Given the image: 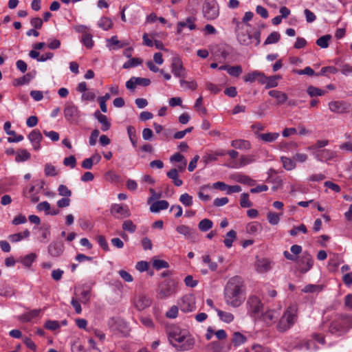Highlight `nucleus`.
Segmentation results:
<instances>
[{"label":"nucleus","instance_id":"4d7b16f0","mask_svg":"<svg viewBox=\"0 0 352 352\" xmlns=\"http://www.w3.org/2000/svg\"><path fill=\"white\" fill-rule=\"evenodd\" d=\"M179 82L182 87H184L188 89L195 90L197 87V84L195 81H186L184 78H182Z\"/></svg>","mask_w":352,"mask_h":352},{"label":"nucleus","instance_id":"bb28decb","mask_svg":"<svg viewBox=\"0 0 352 352\" xmlns=\"http://www.w3.org/2000/svg\"><path fill=\"white\" fill-rule=\"evenodd\" d=\"M255 135L257 138L263 140V142H273L279 137V133H259L256 131Z\"/></svg>","mask_w":352,"mask_h":352},{"label":"nucleus","instance_id":"864d4df0","mask_svg":"<svg viewBox=\"0 0 352 352\" xmlns=\"http://www.w3.org/2000/svg\"><path fill=\"white\" fill-rule=\"evenodd\" d=\"M267 218L271 225H277L280 221V214L273 212H269Z\"/></svg>","mask_w":352,"mask_h":352},{"label":"nucleus","instance_id":"4468645a","mask_svg":"<svg viewBox=\"0 0 352 352\" xmlns=\"http://www.w3.org/2000/svg\"><path fill=\"white\" fill-rule=\"evenodd\" d=\"M151 302V299L148 296L146 295H139L134 298L133 304L138 310L142 311L150 307Z\"/></svg>","mask_w":352,"mask_h":352},{"label":"nucleus","instance_id":"2eb2a0df","mask_svg":"<svg viewBox=\"0 0 352 352\" xmlns=\"http://www.w3.org/2000/svg\"><path fill=\"white\" fill-rule=\"evenodd\" d=\"M196 18L195 16H188L185 21H179L177 25V33L180 34L184 28H188L190 30L197 29L195 25Z\"/></svg>","mask_w":352,"mask_h":352},{"label":"nucleus","instance_id":"6e6552de","mask_svg":"<svg viewBox=\"0 0 352 352\" xmlns=\"http://www.w3.org/2000/svg\"><path fill=\"white\" fill-rule=\"evenodd\" d=\"M195 297L192 294H186L177 300L179 309L183 313L192 312L196 309Z\"/></svg>","mask_w":352,"mask_h":352},{"label":"nucleus","instance_id":"c756f323","mask_svg":"<svg viewBox=\"0 0 352 352\" xmlns=\"http://www.w3.org/2000/svg\"><path fill=\"white\" fill-rule=\"evenodd\" d=\"M231 146L241 150H249L251 148V144L245 140H235L231 142Z\"/></svg>","mask_w":352,"mask_h":352},{"label":"nucleus","instance_id":"cd10ccee","mask_svg":"<svg viewBox=\"0 0 352 352\" xmlns=\"http://www.w3.org/2000/svg\"><path fill=\"white\" fill-rule=\"evenodd\" d=\"M169 204L166 200L157 201L151 204L150 210L152 212H158L162 210H166L168 208Z\"/></svg>","mask_w":352,"mask_h":352},{"label":"nucleus","instance_id":"c03bdc74","mask_svg":"<svg viewBox=\"0 0 352 352\" xmlns=\"http://www.w3.org/2000/svg\"><path fill=\"white\" fill-rule=\"evenodd\" d=\"M91 34L85 33L82 36L81 41L83 45L88 49H91L94 46V41Z\"/></svg>","mask_w":352,"mask_h":352},{"label":"nucleus","instance_id":"a19ab883","mask_svg":"<svg viewBox=\"0 0 352 352\" xmlns=\"http://www.w3.org/2000/svg\"><path fill=\"white\" fill-rule=\"evenodd\" d=\"M280 34L278 32H273L267 37L264 41V45L274 44L279 41Z\"/></svg>","mask_w":352,"mask_h":352},{"label":"nucleus","instance_id":"423d86ee","mask_svg":"<svg viewBox=\"0 0 352 352\" xmlns=\"http://www.w3.org/2000/svg\"><path fill=\"white\" fill-rule=\"evenodd\" d=\"M202 12L204 17L208 21L214 20L219 16V8L216 0H205Z\"/></svg>","mask_w":352,"mask_h":352},{"label":"nucleus","instance_id":"473e14b6","mask_svg":"<svg viewBox=\"0 0 352 352\" xmlns=\"http://www.w3.org/2000/svg\"><path fill=\"white\" fill-rule=\"evenodd\" d=\"M30 234V231L28 230H25L23 232L10 234L8 238L12 243H16L23 240L25 238H28Z\"/></svg>","mask_w":352,"mask_h":352},{"label":"nucleus","instance_id":"dca6fc26","mask_svg":"<svg viewBox=\"0 0 352 352\" xmlns=\"http://www.w3.org/2000/svg\"><path fill=\"white\" fill-rule=\"evenodd\" d=\"M47 251L51 256L58 257L64 251L63 243L60 241H53L49 245Z\"/></svg>","mask_w":352,"mask_h":352},{"label":"nucleus","instance_id":"6e6d98bb","mask_svg":"<svg viewBox=\"0 0 352 352\" xmlns=\"http://www.w3.org/2000/svg\"><path fill=\"white\" fill-rule=\"evenodd\" d=\"M179 306L177 305H173L166 313V316L168 318L174 319L176 318L178 316V311H179Z\"/></svg>","mask_w":352,"mask_h":352},{"label":"nucleus","instance_id":"79ce46f5","mask_svg":"<svg viewBox=\"0 0 352 352\" xmlns=\"http://www.w3.org/2000/svg\"><path fill=\"white\" fill-rule=\"evenodd\" d=\"M236 180L239 183L249 186H254L256 183L255 180L251 179L250 177L241 174H239L236 176Z\"/></svg>","mask_w":352,"mask_h":352},{"label":"nucleus","instance_id":"20e7f679","mask_svg":"<svg viewBox=\"0 0 352 352\" xmlns=\"http://www.w3.org/2000/svg\"><path fill=\"white\" fill-rule=\"evenodd\" d=\"M297 320V307L295 305L289 306L277 324V329L280 332H284L289 329Z\"/></svg>","mask_w":352,"mask_h":352},{"label":"nucleus","instance_id":"f8f14e48","mask_svg":"<svg viewBox=\"0 0 352 352\" xmlns=\"http://www.w3.org/2000/svg\"><path fill=\"white\" fill-rule=\"evenodd\" d=\"M171 72L175 77L184 78L186 69L183 67L182 60L179 58H174L171 64Z\"/></svg>","mask_w":352,"mask_h":352},{"label":"nucleus","instance_id":"f257e3e1","mask_svg":"<svg viewBox=\"0 0 352 352\" xmlns=\"http://www.w3.org/2000/svg\"><path fill=\"white\" fill-rule=\"evenodd\" d=\"M245 285L243 279L239 276L232 277L224 288V300L232 307H240L245 299Z\"/></svg>","mask_w":352,"mask_h":352},{"label":"nucleus","instance_id":"72a5a7b5","mask_svg":"<svg viewBox=\"0 0 352 352\" xmlns=\"http://www.w3.org/2000/svg\"><path fill=\"white\" fill-rule=\"evenodd\" d=\"M216 311L217 313L218 316L222 321L226 323H230L233 321L234 316L230 312L223 311L218 309H216Z\"/></svg>","mask_w":352,"mask_h":352},{"label":"nucleus","instance_id":"de8ad7c7","mask_svg":"<svg viewBox=\"0 0 352 352\" xmlns=\"http://www.w3.org/2000/svg\"><path fill=\"white\" fill-rule=\"evenodd\" d=\"M142 63V60L138 58H133L125 62L122 65L124 69H129L131 67H137Z\"/></svg>","mask_w":352,"mask_h":352},{"label":"nucleus","instance_id":"5fc2aeb1","mask_svg":"<svg viewBox=\"0 0 352 352\" xmlns=\"http://www.w3.org/2000/svg\"><path fill=\"white\" fill-rule=\"evenodd\" d=\"M240 205L242 208H250L252 206L248 193L244 192L241 195Z\"/></svg>","mask_w":352,"mask_h":352},{"label":"nucleus","instance_id":"680f3d73","mask_svg":"<svg viewBox=\"0 0 352 352\" xmlns=\"http://www.w3.org/2000/svg\"><path fill=\"white\" fill-rule=\"evenodd\" d=\"M208 349L211 352H221L223 346L217 341L211 342L208 345Z\"/></svg>","mask_w":352,"mask_h":352},{"label":"nucleus","instance_id":"4c0bfd02","mask_svg":"<svg viewBox=\"0 0 352 352\" xmlns=\"http://www.w3.org/2000/svg\"><path fill=\"white\" fill-rule=\"evenodd\" d=\"M213 223L209 219H204L199 221L198 228L201 232H207L212 228Z\"/></svg>","mask_w":352,"mask_h":352},{"label":"nucleus","instance_id":"bf43d9fd","mask_svg":"<svg viewBox=\"0 0 352 352\" xmlns=\"http://www.w3.org/2000/svg\"><path fill=\"white\" fill-rule=\"evenodd\" d=\"M243 72L241 65L230 66L228 74L231 76L239 77Z\"/></svg>","mask_w":352,"mask_h":352},{"label":"nucleus","instance_id":"7c9ffc66","mask_svg":"<svg viewBox=\"0 0 352 352\" xmlns=\"http://www.w3.org/2000/svg\"><path fill=\"white\" fill-rule=\"evenodd\" d=\"M31 154L25 148H21L16 151L15 161L16 162H23L30 160Z\"/></svg>","mask_w":352,"mask_h":352},{"label":"nucleus","instance_id":"39448f33","mask_svg":"<svg viewBox=\"0 0 352 352\" xmlns=\"http://www.w3.org/2000/svg\"><path fill=\"white\" fill-rule=\"evenodd\" d=\"M157 292L161 299L170 297L177 292V283L172 278H167L160 283Z\"/></svg>","mask_w":352,"mask_h":352},{"label":"nucleus","instance_id":"4be33fe9","mask_svg":"<svg viewBox=\"0 0 352 352\" xmlns=\"http://www.w3.org/2000/svg\"><path fill=\"white\" fill-rule=\"evenodd\" d=\"M94 116L102 124L101 129L102 131H107L110 129L111 123L105 115L102 114L100 111L97 110L94 113Z\"/></svg>","mask_w":352,"mask_h":352},{"label":"nucleus","instance_id":"b1692460","mask_svg":"<svg viewBox=\"0 0 352 352\" xmlns=\"http://www.w3.org/2000/svg\"><path fill=\"white\" fill-rule=\"evenodd\" d=\"M263 73L258 70H254L244 76L243 80L245 82H254V81L257 80L259 83H261V80L263 78Z\"/></svg>","mask_w":352,"mask_h":352},{"label":"nucleus","instance_id":"09e8293b","mask_svg":"<svg viewBox=\"0 0 352 352\" xmlns=\"http://www.w3.org/2000/svg\"><path fill=\"white\" fill-rule=\"evenodd\" d=\"M256 159L254 155H241L239 160V166H245L252 162H254Z\"/></svg>","mask_w":352,"mask_h":352},{"label":"nucleus","instance_id":"1a4fd4ad","mask_svg":"<svg viewBox=\"0 0 352 352\" xmlns=\"http://www.w3.org/2000/svg\"><path fill=\"white\" fill-rule=\"evenodd\" d=\"M329 108L333 113L342 114L351 111V104L344 100H336L330 102Z\"/></svg>","mask_w":352,"mask_h":352},{"label":"nucleus","instance_id":"c9c22d12","mask_svg":"<svg viewBox=\"0 0 352 352\" xmlns=\"http://www.w3.org/2000/svg\"><path fill=\"white\" fill-rule=\"evenodd\" d=\"M307 92L310 97L321 96L326 94V91L310 85L307 87Z\"/></svg>","mask_w":352,"mask_h":352},{"label":"nucleus","instance_id":"ea45409f","mask_svg":"<svg viewBox=\"0 0 352 352\" xmlns=\"http://www.w3.org/2000/svg\"><path fill=\"white\" fill-rule=\"evenodd\" d=\"M331 36L330 34H325L318 38L316 40V43L321 48H327L329 47V42L331 40Z\"/></svg>","mask_w":352,"mask_h":352},{"label":"nucleus","instance_id":"774afa93","mask_svg":"<svg viewBox=\"0 0 352 352\" xmlns=\"http://www.w3.org/2000/svg\"><path fill=\"white\" fill-rule=\"evenodd\" d=\"M63 164L65 166H70L72 168H75L76 165V160L74 155H70L65 157L63 160Z\"/></svg>","mask_w":352,"mask_h":352},{"label":"nucleus","instance_id":"7ed1b4c3","mask_svg":"<svg viewBox=\"0 0 352 352\" xmlns=\"http://www.w3.org/2000/svg\"><path fill=\"white\" fill-rule=\"evenodd\" d=\"M352 328V315L336 316L328 325V332L340 337L345 335Z\"/></svg>","mask_w":352,"mask_h":352},{"label":"nucleus","instance_id":"f3484780","mask_svg":"<svg viewBox=\"0 0 352 352\" xmlns=\"http://www.w3.org/2000/svg\"><path fill=\"white\" fill-rule=\"evenodd\" d=\"M314 155L315 158L320 162L331 160L336 156V152L329 149L317 151L314 153Z\"/></svg>","mask_w":352,"mask_h":352},{"label":"nucleus","instance_id":"0e129e2a","mask_svg":"<svg viewBox=\"0 0 352 352\" xmlns=\"http://www.w3.org/2000/svg\"><path fill=\"white\" fill-rule=\"evenodd\" d=\"M153 265L157 270L163 268H168L169 267V264L168 262L160 259L154 260Z\"/></svg>","mask_w":352,"mask_h":352},{"label":"nucleus","instance_id":"2f4dec72","mask_svg":"<svg viewBox=\"0 0 352 352\" xmlns=\"http://www.w3.org/2000/svg\"><path fill=\"white\" fill-rule=\"evenodd\" d=\"M167 177L170 179L173 183L176 186H181L183 184V182L182 179L179 178L178 176V170L177 168L170 169L167 173Z\"/></svg>","mask_w":352,"mask_h":352},{"label":"nucleus","instance_id":"aec40b11","mask_svg":"<svg viewBox=\"0 0 352 352\" xmlns=\"http://www.w3.org/2000/svg\"><path fill=\"white\" fill-rule=\"evenodd\" d=\"M176 231L178 233L184 235L187 239H193L196 237L197 235L196 231L195 230L185 225L178 226L176 228Z\"/></svg>","mask_w":352,"mask_h":352},{"label":"nucleus","instance_id":"0eeeda50","mask_svg":"<svg viewBox=\"0 0 352 352\" xmlns=\"http://www.w3.org/2000/svg\"><path fill=\"white\" fill-rule=\"evenodd\" d=\"M246 307L248 314L251 317H256L258 316L263 310V304L262 303L261 299L254 295H251L248 297L246 302Z\"/></svg>","mask_w":352,"mask_h":352},{"label":"nucleus","instance_id":"37998d69","mask_svg":"<svg viewBox=\"0 0 352 352\" xmlns=\"http://www.w3.org/2000/svg\"><path fill=\"white\" fill-rule=\"evenodd\" d=\"M98 26L104 30H108L113 25L112 21L108 17H102L98 23Z\"/></svg>","mask_w":352,"mask_h":352},{"label":"nucleus","instance_id":"a878e982","mask_svg":"<svg viewBox=\"0 0 352 352\" xmlns=\"http://www.w3.org/2000/svg\"><path fill=\"white\" fill-rule=\"evenodd\" d=\"M235 33L237 40L241 45H248L250 43L252 36L247 31L244 32L243 30H241Z\"/></svg>","mask_w":352,"mask_h":352},{"label":"nucleus","instance_id":"603ef678","mask_svg":"<svg viewBox=\"0 0 352 352\" xmlns=\"http://www.w3.org/2000/svg\"><path fill=\"white\" fill-rule=\"evenodd\" d=\"M127 133L129 137L130 141L133 147L137 146V138L135 134V130L132 126L127 127Z\"/></svg>","mask_w":352,"mask_h":352},{"label":"nucleus","instance_id":"c85d7f7f","mask_svg":"<svg viewBox=\"0 0 352 352\" xmlns=\"http://www.w3.org/2000/svg\"><path fill=\"white\" fill-rule=\"evenodd\" d=\"M268 94L271 97L275 98L277 100L278 104H282L287 100V94L278 90H270Z\"/></svg>","mask_w":352,"mask_h":352},{"label":"nucleus","instance_id":"a18cd8bd","mask_svg":"<svg viewBox=\"0 0 352 352\" xmlns=\"http://www.w3.org/2000/svg\"><path fill=\"white\" fill-rule=\"evenodd\" d=\"M122 228L124 231L129 232L130 233H134L137 229L136 226L131 220L129 219L125 220L122 223Z\"/></svg>","mask_w":352,"mask_h":352},{"label":"nucleus","instance_id":"338daca9","mask_svg":"<svg viewBox=\"0 0 352 352\" xmlns=\"http://www.w3.org/2000/svg\"><path fill=\"white\" fill-rule=\"evenodd\" d=\"M104 177L107 181L111 182H118L120 179V176L113 170L107 171L104 175Z\"/></svg>","mask_w":352,"mask_h":352},{"label":"nucleus","instance_id":"3c124183","mask_svg":"<svg viewBox=\"0 0 352 352\" xmlns=\"http://www.w3.org/2000/svg\"><path fill=\"white\" fill-rule=\"evenodd\" d=\"M44 172L47 177H54L58 174L55 166L49 163L45 165Z\"/></svg>","mask_w":352,"mask_h":352},{"label":"nucleus","instance_id":"a211bd4d","mask_svg":"<svg viewBox=\"0 0 352 352\" xmlns=\"http://www.w3.org/2000/svg\"><path fill=\"white\" fill-rule=\"evenodd\" d=\"M28 139L32 143L33 148L38 151L41 148V142L43 140V136L40 131L38 129L33 130L28 135Z\"/></svg>","mask_w":352,"mask_h":352},{"label":"nucleus","instance_id":"69168bd1","mask_svg":"<svg viewBox=\"0 0 352 352\" xmlns=\"http://www.w3.org/2000/svg\"><path fill=\"white\" fill-rule=\"evenodd\" d=\"M58 194L63 197H70L72 196V191L65 185L63 184L59 185L58 188Z\"/></svg>","mask_w":352,"mask_h":352},{"label":"nucleus","instance_id":"58836bf2","mask_svg":"<svg viewBox=\"0 0 352 352\" xmlns=\"http://www.w3.org/2000/svg\"><path fill=\"white\" fill-rule=\"evenodd\" d=\"M247 340V338L245 336L241 334L239 332H235L233 334L232 343L235 346H239L243 343H245Z\"/></svg>","mask_w":352,"mask_h":352},{"label":"nucleus","instance_id":"6ab92c4d","mask_svg":"<svg viewBox=\"0 0 352 352\" xmlns=\"http://www.w3.org/2000/svg\"><path fill=\"white\" fill-rule=\"evenodd\" d=\"M280 314L277 310L270 309L266 311L262 314L261 318L263 321L267 325L270 326L276 322Z\"/></svg>","mask_w":352,"mask_h":352},{"label":"nucleus","instance_id":"f704fd0d","mask_svg":"<svg viewBox=\"0 0 352 352\" xmlns=\"http://www.w3.org/2000/svg\"><path fill=\"white\" fill-rule=\"evenodd\" d=\"M280 161L283 163V168L287 170H292L296 168L294 160L282 156L280 157Z\"/></svg>","mask_w":352,"mask_h":352},{"label":"nucleus","instance_id":"8fccbe9b","mask_svg":"<svg viewBox=\"0 0 352 352\" xmlns=\"http://www.w3.org/2000/svg\"><path fill=\"white\" fill-rule=\"evenodd\" d=\"M36 258V255L34 253H30L26 256H25L22 260L21 263L23 265L26 267H30L33 262L35 261Z\"/></svg>","mask_w":352,"mask_h":352},{"label":"nucleus","instance_id":"e2e57ef3","mask_svg":"<svg viewBox=\"0 0 352 352\" xmlns=\"http://www.w3.org/2000/svg\"><path fill=\"white\" fill-rule=\"evenodd\" d=\"M201 0H188L186 10L190 12H196Z\"/></svg>","mask_w":352,"mask_h":352},{"label":"nucleus","instance_id":"49530a36","mask_svg":"<svg viewBox=\"0 0 352 352\" xmlns=\"http://www.w3.org/2000/svg\"><path fill=\"white\" fill-rule=\"evenodd\" d=\"M261 230V225L258 222H252L246 226V231L249 234H255Z\"/></svg>","mask_w":352,"mask_h":352},{"label":"nucleus","instance_id":"9b49d317","mask_svg":"<svg viewBox=\"0 0 352 352\" xmlns=\"http://www.w3.org/2000/svg\"><path fill=\"white\" fill-rule=\"evenodd\" d=\"M314 264V260L311 255L307 252H304L298 261V265L300 268V271L302 273H306L311 270Z\"/></svg>","mask_w":352,"mask_h":352},{"label":"nucleus","instance_id":"393cba45","mask_svg":"<svg viewBox=\"0 0 352 352\" xmlns=\"http://www.w3.org/2000/svg\"><path fill=\"white\" fill-rule=\"evenodd\" d=\"M41 312V309H33L19 316V320L22 322H30L32 319L37 318Z\"/></svg>","mask_w":352,"mask_h":352},{"label":"nucleus","instance_id":"052dcab7","mask_svg":"<svg viewBox=\"0 0 352 352\" xmlns=\"http://www.w3.org/2000/svg\"><path fill=\"white\" fill-rule=\"evenodd\" d=\"M44 327L51 331H54L60 327V322L57 320H47L45 323Z\"/></svg>","mask_w":352,"mask_h":352},{"label":"nucleus","instance_id":"5701e85b","mask_svg":"<svg viewBox=\"0 0 352 352\" xmlns=\"http://www.w3.org/2000/svg\"><path fill=\"white\" fill-rule=\"evenodd\" d=\"M280 77L278 76H272L267 77L264 74L261 80V84L265 85V89L276 87L278 85L277 80Z\"/></svg>","mask_w":352,"mask_h":352},{"label":"nucleus","instance_id":"f03ea898","mask_svg":"<svg viewBox=\"0 0 352 352\" xmlns=\"http://www.w3.org/2000/svg\"><path fill=\"white\" fill-rule=\"evenodd\" d=\"M168 340L170 344L179 351L192 349L195 343L194 338L188 331L178 327H173L169 329Z\"/></svg>","mask_w":352,"mask_h":352},{"label":"nucleus","instance_id":"ddd939ff","mask_svg":"<svg viewBox=\"0 0 352 352\" xmlns=\"http://www.w3.org/2000/svg\"><path fill=\"white\" fill-rule=\"evenodd\" d=\"M64 116L67 121H72L80 117V111L73 103H67L64 109Z\"/></svg>","mask_w":352,"mask_h":352},{"label":"nucleus","instance_id":"e433bc0d","mask_svg":"<svg viewBox=\"0 0 352 352\" xmlns=\"http://www.w3.org/2000/svg\"><path fill=\"white\" fill-rule=\"evenodd\" d=\"M236 237V232L234 230H231L226 234V239L223 240V243L227 248H230L232 247V243Z\"/></svg>","mask_w":352,"mask_h":352},{"label":"nucleus","instance_id":"13d9d810","mask_svg":"<svg viewBox=\"0 0 352 352\" xmlns=\"http://www.w3.org/2000/svg\"><path fill=\"white\" fill-rule=\"evenodd\" d=\"M179 201L185 206H190L193 204L192 197L188 193L182 194L179 197Z\"/></svg>","mask_w":352,"mask_h":352},{"label":"nucleus","instance_id":"412c9836","mask_svg":"<svg viewBox=\"0 0 352 352\" xmlns=\"http://www.w3.org/2000/svg\"><path fill=\"white\" fill-rule=\"evenodd\" d=\"M271 261L267 258L258 260L255 264L256 270L259 273H265L268 272L272 266Z\"/></svg>","mask_w":352,"mask_h":352},{"label":"nucleus","instance_id":"9d476101","mask_svg":"<svg viewBox=\"0 0 352 352\" xmlns=\"http://www.w3.org/2000/svg\"><path fill=\"white\" fill-rule=\"evenodd\" d=\"M111 213L117 219H124L129 217L131 215L130 210L127 206L114 204L111 205Z\"/></svg>","mask_w":352,"mask_h":352}]
</instances>
